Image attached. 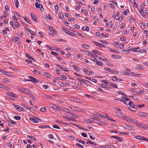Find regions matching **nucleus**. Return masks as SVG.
I'll list each match as a JSON object with an SVG mask.
<instances>
[{
	"instance_id": "f257e3e1",
	"label": "nucleus",
	"mask_w": 148,
	"mask_h": 148,
	"mask_svg": "<svg viewBox=\"0 0 148 148\" xmlns=\"http://www.w3.org/2000/svg\"><path fill=\"white\" fill-rule=\"evenodd\" d=\"M50 119L49 118L47 117H42L41 118H40L38 117L35 116H33L32 118H30L29 120H49Z\"/></svg>"
},
{
	"instance_id": "f03ea898",
	"label": "nucleus",
	"mask_w": 148,
	"mask_h": 148,
	"mask_svg": "<svg viewBox=\"0 0 148 148\" xmlns=\"http://www.w3.org/2000/svg\"><path fill=\"white\" fill-rule=\"evenodd\" d=\"M132 123H134L136 124V126H139L142 128L144 129L147 128V127L146 126L143 124H142L137 122V121H131Z\"/></svg>"
},
{
	"instance_id": "7ed1b4c3",
	"label": "nucleus",
	"mask_w": 148,
	"mask_h": 148,
	"mask_svg": "<svg viewBox=\"0 0 148 148\" xmlns=\"http://www.w3.org/2000/svg\"><path fill=\"white\" fill-rule=\"evenodd\" d=\"M99 117L101 118H103V119L106 118L107 120H114L110 118L109 116L105 113L103 114H100V115Z\"/></svg>"
},
{
	"instance_id": "20e7f679",
	"label": "nucleus",
	"mask_w": 148,
	"mask_h": 148,
	"mask_svg": "<svg viewBox=\"0 0 148 148\" xmlns=\"http://www.w3.org/2000/svg\"><path fill=\"white\" fill-rule=\"evenodd\" d=\"M13 106L15 107L16 109L19 111H24L25 110V109L24 108L18 105L14 104Z\"/></svg>"
},
{
	"instance_id": "39448f33",
	"label": "nucleus",
	"mask_w": 148,
	"mask_h": 148,
	"mask_svg": "<svg viewBox=\"0 0 148 148\" xmlns=\"http://www.w3.org/2000/svg\"><path fill=\"white\" fill-rule=\"evenodd\" d=\"M28 78L31 80V82H32L34 83H38V79L32 76H29V77Z\"/></svg>"
},
{
	"instance_id": "423d86ee",
	"label": "nucleus",
	"mask_w": 148,
	"mask_h": 148,
	"mask_svg": "<svg viewBox=\"0 0 148 148\" xmlns=\"http://www.w3.org/2000/svg\"><path fill=\"white\" fill-rule=\"evenodd\" d=\"M49 30L51 33H53L56 34V32H57L56 29L51 26H49Z\"/></svg>"
},
{
	"instance_id": "0eeeda50",
	"label": "nucleus",
	"mask_w": 148,
	"mask_h": 148,
	"mask_svg": "<svg viewBox=\"0 0 148 148\" xmlns=\"http://www.w3.org/2000/svg\"><path fill=\"white\" fill-rule=\"evenodd\" d=\"M84 77L86 79H88L90 81H92L95 83H96L97 82V81L95 79L88 77L86 76H84Z\"/></svg>"
},
{
	"instance_id": "6e6552de",
	"label": "nucleus",
	"mask_w": 148,
	"mask_h": 148,
	"mask_svg": "<svg viewBox=\"0 0 148 148\" xmlns=\"http://www.w3.org/2000/svg\"><path fill=\"white\" fill-rule=\"evenodd\" d=\"M31 15L32 19L33 20L36 22L37 23L38 21L37 20L36 17L34 14L33 13H31Z\"/></svg>"
},
{
	"instance_id": "1a4fd4ad",
	"label": "nucleus",
	"mask_w": 148,
	"mask_h": 148,
	"mask_svg": "<svg viewBox=\"0 0 148 148\" xmlns=\"http://www.w3.org/2000/svg\"><path fill=\"white\" fill-rule=\"evenodd\" d=\"M61 111H64L68 113L69 114H71V111L70 110L68 109H67L65 108H63L62 109H60Z\"/></svg>"
},
{
	"instance_id": "9d476101",
	"label": "nucleus",
	"mask_w": 148,
	"mask_h": 148,
	"mask_svg": "<svg viewBox=\"0 0 148 148\" xmlns=\"http://www.w3.org/2000/svg\"><path fill=\"white\" fill-rule=\"evenodd\" d=\"M140 115L146 118H148V114L146 113H143L142 112H140Z\"/></svg>"
},
{
	"instance_id": "9b49d317",
	"label": "nucleus",
	"mask_w": 148,
	"mask_h": 148,
	"mask_svg": "<svg viewBox=\"0 0 148 148\" xmlns=\"http://www.w3.org/2000/svg\"><path fill=\"white\" fill-rule=\"evenodd\" d=\"M112 138H114L117 140L118 141H121L122 140V139L121 138L119 137L116 136H111Z\"/></svg>"
},
{
	"instance_id": "f8f14e48",
	"label": "nucleus",
	"mask_w": 148,
	"mask_h": 148,
	"mask_svg": "<svg viewBox=\"0 0 148 148\" xmlns=\"http://www.w3.org/2000/svg\"><path fill=\"white\" fill-rule=\"evenodd\" d=\"M132 47L130 46V47H128L127 50H123L122 51L125 52H128L129 53L130 52V51L131 50L132 51Z\"/></svg>"
},
{
	"instance_id": "ddd939ff",
	"label": "nucleus",
	"mask_w": 148,
	"mask_h": 148,
	"mask_svg": "<svg viewBox=\"0 0 148 148\" xmlns=\"http://www.w3.org/2000/svg\"><path fill=\"white\" fill-rule=\"evenodd\" d=\"M65 32L66 34H68L70 36H73V37H75V34H72L71 32L68 30H66V31H65Z\"/></svg>"
},
{
	"instance_id": "4468645a",
	"label": "nucleus",
	"mask_w": 148,
	"mask_h": 148,
	"mask_svg": "<svg viewBox=\"0 0 148 148\" xmlns=\"http://www.w3.org/2000/svg\"><path fill=\"white\" fill-rule=\"evenodd\" d=\"M23 90L22 92H25V93H26L27 94H29L30 91V90L27 88H22Z\"/></svg>"
},
{
	"instance_id": "2eb2a0df",
	"label": "nucleus",
	"mask_w": 148,
	"mask_h": 148,
	"mask_svg": "<svg viewBox=\"0 0 148 148\" xmlns=\"http://www.w3.org/2000/svg\"><path fill=\"white\" fill-rule=\"evenodd\" d=\"M134 137L135 138H137L139 140H145V138L141 136H135Z\"/></svg>"
},
{
	"instance_id": "dca6fc26",
	"label": "nucleus",
	"mask_w": 148,
	"mask_h": 148,
	"mask_svg": "<svg viewBox=\"0 0 148 148\" xmlns=\"http://www.w3.org/2000/svg\"><path fill=\"white\" fill-rule=\"evenodd\" d=\"M98 86L102 88H106L107 89L108 88H110V87H108L106 85L103 84H99L98 85Z\"/></svg>"
},
{
	"instance_id": "f3484780",
	"label": "nucleus",
	"mask_w": 148,
	"mask_h": 148,
	"mask_svg": "<svg viewBox=\"0 0 148 148\" xmlns=\"http://www.w3.org/2000/svg\"><path fill=\"white\" fill-rule=\"evenodd\" d=\"M122 117L123 118V119L125 120H132L131 119H130L129 117L125 115L122 116Z\"/></svg>"
},
{
	"instance_id": "a211bd4d",
	"label": "nucleus",
	"mask_w": 148,
	"mask_h": 148,
	"mask_svg": "<svg viewBox=\"0 0 148 148\" xmlns=\"http://www.w3.org/2000/svg\"><path fill=\"white\" fill-rule=\"evenodd\" d=\"M132 51L134 52H138L140 51V49L139 47L137 48H136L134 49L132 47Z\"/></svg>"
},
{
	"instance_id": "6ab92c4d",
	"label": "nucleus",
	"mask_w": 148,
	"mask_h": 148,
	"mask_svg": "<svg viewBox=\"0 0 148 148\" xmlns=\"http://www.w3.org/2000/svg\"><path fill=\"white\" fill-rule=\"evenodd\" d=\"M7 94L8 95L10 96H11L12 97H14L15 98H16L17 97V96L14 95V94L12 93L11 92H9L8 93H7Z\"/></svg>"
},
{
	"instance_id": "aec40b11",
	"label": "nucleus",
	"mask_w": 148,
	"mask_h": 148,
	"mask_svg": "<svg viewBox=\"0 0 148 148\" xmlns=\"http://www.w3.org/2000/svg\"><path fill=\"white\" fill-rule=\"evenodd\" d=\"M97 123L103 126L105 125V123L102 121H97Z\"/></svg>"
},
{
	"instance_id": "412c9836",
	"label": "nucleus",
	"mask_w": 148,
	"mask_h": 148,
	"mask_svg": "<svg viewBox=\"0 0 148 148\" xmlns=\"http://www.w3.org/2000/svg\"><path fill=\"white\" fill-rule=\"evenodd\" d=\"M64 119H66L68 120H76L75 119L71 118V119H70V118L69 117H68L66 116H64Z\"/></svg>"
},
{
	"instance_id": "4be33fe9",
	"label": "nucleus",
	"mask_w": 148,
	"mask_h": 148,
	"mask_svg": "<svg viewBox=\"0 0 148 148\" xmlns=\"http://www.w3.org/2000/svg\"><path fill=\"white\" fill-rule=\"evenodd\" d=\"M44 75L45 76V77L47 78H50L51 76L47 72H45L44 73Z\"/></svg>"
},
{
	"instance_id": "5701e85b",
	"label": "nucleus",
	"mask_w": 148,
	"mask_h": 148,
	"mask_svg": "<svg viewBox=\"0 0 148 148\" xmlns=\"http://www.w3.org/2000/svg\"><path fill=\"white\" fill-rule=\"evenodd\" d=\"M108 85H109L110 86L114 88H117V86L116 84H113L112 83H110H110H109V84Z\"/></svg>"
},
{
	"instance_id": "b1692460",
	"label": "nucleus",
	"mask_w": 148,
	"mask_h": 148,
	"mask_svg": "<svg viewBox=\"0 0 148 148\" xmlns=\"http://www.w3.org/2000/svg\"><path fill=\"white\" fill-rule=\"evenodd\" d=\"M83 82L88 85H90L92 84V83L84 79L83 80Z\"/></svg>"
},
{
	"instance_id": "393cba45",
	"label": "nucleus",
	"mask_w": 148,
	"mask_h": 148,
	"mask_svg": "<svg viewBox=\"0 0 148 148\" xmlns=\"http://www.w3.org/2000/svg\"><path fill=\"white\" fill-rule=\"evenodd\" d=\"M25 57L27 58L30 60L32 59H33V58L30 56L27 53H25Z\"/></svg>"
},
{
	"instance_id": "a878e982",
	"label": "nucleus",
	"mask_w": 148,
	"mask_h": 148,
	"mask_svg": "<svg viewBox=\"0 0 148 148\" xmlns=\"http://www.w3.org/2000/svg\"><path fill=\"white\" fill-rule=\"evenodd\" d=\"M82 46L83 48H85L86 49H88L89 47V46L86 44H83L82 45Z\"/></svg>"
},
{
	"instance_id": "bb28decb",
	"label": "nucleus",
	"mask_w": 148,
	"mask_h": 148,
	"mask_svg": "<svg viewBox=\"0 0 148 148\" xmlns=\"http://www.w3.org/2000/svg\"><path fill=\"white\" fill-rule=\"evenodd\" d=\"M90 118L94 120H99V119L97 117H96L95 116H90Z\"/></svg>"
},
{
	"instance_id": "cd10ccee",
	"label": "nucleus",
	"mask_w": 148,
	"mask_h": 148,
	"mask_svg": "<svg viewBox=\"0 0 148 148\" xmlns=\"http://www.w3.org/2000/svg\"><path fill=\"white\" fill-rule=\"evenodd\" d=\"M9 122L8 123V124L10 125H11L12 124L13 125H16V122H15L14 121H9Z\"/></svg>"
},
{
	"instance_id": "c85d7f7f",
	"label": "nucleus",
	"mask_w": 148,
	"mask_h": 148,
	"mask_svg": "<svg viewBox=\"0 0 148 148\" xmlns=\"http://www.w3.org/2000/svg\"><path fill=\"white\" fill-rule=\"evenodd\" d=\"M96 64L97 65L100 66H102L103 65V64L101 62L98 61L97 62Z\"/></svg>"
},
{
	"instance_id": "c756f323",
	"label": "nucleus",
	"mask_w": 148,
	"mask_h": 148,
	"mask_svg": "<svg viewBox=\"0 0 148 148\" xmlns=\"http://www.w3.org/2000/svg\"><path fill=\"white\" fill-rule=\"evenodd\" d=\"M28 32L29 33L32 35L35 36L36 35L35 32L34 31H32L31 29H30L29 30V31H28Z\"/></svg>"
},
{
	"instance_id": "7c9ffc66",
	"label": "nucleus",
	"mask_w": 148,
	"mask_h": 148,
	"mask_svg": "<svg viewBox=\"0 0 148 148\" xmlns=\"http://www.w3.org/2000/svg\"><path fill=\"white\" fill-rule=\"evenodd\" d=\"M52 108L54 109L58 110L60 108L58 106H56V105H53L52 106Z\"/></svg>"
},
{
	"instance_id": "2f4dec72",
	"label": "nucleus",
	"mask_w": 148,
	"mask_h": 148,
	"mask_svg": "<svg viewBox=\"0 0 148 148\" xmlns=\"http://www.w3.org/2000/svg\"><path fill=\"white\" fill-rule=\"evenodd\" d=\"M93 52L97 54H98L99 55H101V53L98 51L97 50H93L92 51Z\"/></svg>"
},
{
	"instance_id": "473e14b6",
	"label": "nucleus",
	"mask_w": 148,
	"mask_h": 148,
	"mask_svg": "<svg viewBox=\"0 0 148 148\" xmlns=\"http://www.w3.org/2000/svg\"><path fill=\"white\" fill-rule=\"evenodd\" d=\"M23 18L24 19L25 21H26L27 23L30 24H31V22L26 17H23Z\"/></svg>"
},
{
	"instance_id": "72a5a7b5",
	"label": "nucleus",
	"mask_w": 148,
	"mask_h": 148,
	"mask_svg": "<svg viewBox=\"0 0 148 148\" xmlns=\"http://www.w3.org/2000/svg\"><path fill=\"white\" fill-rule=\"evenodd\" d=\"M27 137L34 141H36V138L34 137L33 136L28 135Z\"/></svg>"
},
{
	"instance_id": "f704fd0d",
	"label": "nucleus",
	"mask_w": 148,
	"mask_h": 148,
	"mask_svg": "<svg viewBox=\"0 0 148 148\" xmlns=\"http://www.w3.org/2000/svg\"><path fill=\"white\" fill-rule=\"evenodd\" d=\"M101 82L102 83L106 84H109V83H110L109 82H107V80H104L103 79L101 81Z\"/></svg>"
},
{
	"instance_id": "c9c22d12",
	"label": "nucleus",
	"mask_w": 148,
	"mask_h": 148,
	"mask_svg": "<svg viewBox=\"0 0 148 148\" xmlns=\"http://www.w3.org/2000/svg\"><path fill=\"white\" fill-rule=\"evenodd\" d=\"M108 148H114V146L112 145H108L106 146Z\"/></svg>"
},
{
	"instance_id": "e433bc0d",
	"label": "nucleus",
	"mask_w": 148,
	"mask_h": 148,
	"mask_svg": "<svg viewBox=\"0 0 148 148\" xmlns=\"http://www.w3.org/2000/svg\"><path fill=\"white\" fill-rule=\"evenodd\" d=\"M56 71L57 72V74L58 75H60V71L59 70L58 68H56Z\"/></svg>"
},
{
	"instance_id": "4c0bfd02",
	"label": "nucleus",
	"mask_w": 148,
	"mask_h": 148,
	"mask_svg": "<svg viewBox=\"0 0 148 148\" xmlns=\"http://www.w3.org/2000/svg\"><path fill=\"white\" fill-rule=\"evenodd\" d=\"M77 140V141L79 143H81L82 144H84L85 143V142L82 140H80L78 138H77L76 139Z\"/></svg>"
},
{
	"instance_id": "58836bf2",
	"label": "nucleus",
	"mask_w": 148,
	"mask_h": 148,
	"mask_svg": "<svg viewBox=\"0 0 148 148\" xmlns=\"http://www.w3.org/2000/svg\"><path fill=\"white\" fill-rule=\"evenodd\" d=\"M15 4L16 7L18 8V5L19 4V2L18 0H15Z\"/></svg>"
},
{
	"instance_id": "ea45409f",
	"label": "nucleus",
	"mask_w": 148,
	"mask_h": 148,
	"mask_svg": "<svg viewBox=\"0 0 148 148\" xmlns=\"http://www.w3.org/2000/svg\"><path fill=\"white\" fill-rule=\"evenodd\" d=\"M90 136V138L92 140H94L95 139V137L91 133L89 134V135Z\"/></svg>"
},
{
	"instance_id": "a19ab883",
	"label": "nucleus",
	"mask_w": 148,
	"mask_h": 148,
	"mask_svg": "<svg viewBox=\"0 0 148 148\" xmlns=\"http://www.w3.org/2000/svg\"><path fill=\"white\" fill-rule=\"evenodd\" d=\"M128 105H129V106L130 107H132V106L133 105L134 106V104L133 103L132 101H130L129 102Z\"/></svg>"
},
{
	"instance_id": "79ce46f5",
	"label": "nucleus",
	"mask_w": 148,
	"mask_h": 148,
	"mask_svg": "<svg viewBox=\"0 0 148 148\" xmlns=\"http://www.w3.org/2000/svg\"><path fill=\"white\" fill-rule=\"evenodd\" d=\"M3 81L5 82L9 83L10 81L8 79L6 78H4L3 79Z\"/></svg>"
},
{
	"instance_id": "37998d69",
	"label": "nucleus",
	"mask_w": 148,
	"mask_h": 148,
	"mask_svg": "<svg viewBox=\"0 0 148 148\" xmlns=\"http://www.w3.org/2000/svg\"><path fill=\"white\" fill-rule=\"evenodd\" d=\"M88 73H86V74L87 75H90L93 73V72L91 71H88Z\"/></svg>"
},
{
	"instance_id": "c03bdc74",
	"label": "nucleus",
	"mask_w": 148,
	"mask_h": 148,
	"mask_svg": "<svg viewBox=\"0 0 148 148\" xmlns=\"http://www.w3.org/2000/svg\"><path fill=\"white\" fill-rule=\"evenodd\" d=\"M51 54L52 55H54V56H57L58 55L57 53L54 51L51 52Z\"/></svg>"
},
{
	"instance_id": "a18cd8bd",
	"label": "nucleus",
	"mask_w": 148,
	"mask_h": 148,
	"mask_svg": "<svg viewBox=\"0 0 148 148\" xmlns=\"http://www.w3.org/2000/svg\"><path fill=\"white\" fill-rule=\"evenodd\" d=\"M75 111H76L77 112H85L84 110H82L80 109L79 108H76V110Z\"/></svg>"
},
{
	"instance_id": "49530a36",
	"label": "nucleus",
	"mask_w": 148,
	"mask_h": 148,
	"mask_svg": "<svg viewBox=\"0 0 148 148\" xmlns=\"http://www.w3.org/2000/svg\"><path fill=\"white\" fill-rule=\"evenodd\" d=\"M110 73H115V74H118L119 73L116 70H111V71H110Z\"/></svg>"
},
{
	"instance_id": "de8ad7c7",
	"label": "nucleus",
	"mask_w": 148,
	"mask_h": 148,
	"mask_svg": "<svg viewBox=\"0 0 148 148\" xmlns=\"http://www.w3.org/2000/svg\"><path fill=\"white\" fill-rule=\"evenodd\" d=\"M112 79L114 81H116L118 80V78L116 77H112Z\"/></svg>"
},
{
	"instance_id": "09e8293b",
	"label": "nucleus",
	"mask_w": 148,
	"mask_h": 148,
	"mask_svg": "<svg viewBox=\"0 0 148 148\" xmlns=\"http://www.w3.org/2000/svg\"><path fill=\"white\" fill-rule=\"evenodd\" d=\"M98 58L103 61H107V59L105 57H103L102 58L99 57Z\"/></svg>"
},
{
	"instance_id": "8fccbe9b",
	"label": "nucleus",
	"mask_w": 148,
	"mask_h": 148,
	"mask_svg": "<svg viewBox=\"0 0 148 148\" xmlns=\"http://www.w3.org/2000/svg\"><path fill=\"white\" fill-rule=\"evenodd\" d=\"M40 128H46V127H48L50 128V127L48 125H43L40 126L39 127Z\"/></svg>"
},
{
	"instance_id": "3c124183",
	"label": "nucleus",
	"mask_w": 148,
	"mask_h": 148,
	"mask_svg": "<svg viewBox=\"0 0 148 148\" xmlns=\"http://www.w3.org/2000/svg\"><path fill=\"white\" fill-rule=\"evenodd\" d=\"M85 53L89 56L91 55H92V54L91 53V52H90L88 51H85Z\"/></svg>"
},
{
	"instance_id": "603ef678",
	"label": "nucleus",
	"mask_w": 148,
	"mask_h": 148,
	"mask_svg": "<svg viewBox=\"0 0 148 148\" xmlns=\"http://www.w3.org/2000/svg\"><path fill=\"white\" fill-rule=\"evenodd\" d=\"M88 143H90V144H92L93 145H96V144L95 143L91 142L90 140L88 141L87 142V144H88Z\"/></svg>"
},
{
	"instance_id": "864d4df0",
	"label": "nucleus",
	"mask_w": 148,
	"mask_h": 148,
	"mask_svg": "<svg viewBox=\"0 0 148 148\" xmlns=\"http://www.w3.org/2000/svg\"><path fill=\"white\" fill-rule=\"evenodd\" d=\"M63 17H64V15L63 14H62L61 13L59 14V18L60 19H62L63 18Z\"/></svg>"
},
{
	"instance_id": "5fc2aeb1",
	"label": "nucleus",
	"mask_w": 148,
	"mask_h": 148,
	"mask_svg": "<svg viewBox=\"0 0 148 148\" xmlns=\"http://www.w3.org/2000/svg\"><path fill=\"white\" fill-rule=\"evenodd\" d=\"M5 75L10 77H12L13 76V75L12 74L8 72L7 73V74H5Z\"/></svg>"
},
{
	"instance_id": "6e6d98bb",
	"label": "nucleus",
	"mask_w": 148,
	"mask_h": 148,
	"mask_svg": "<svg viewBox=\"0 0 148 148\" xmlns=\"http://www.w3.org/2000/svg\"><path fill=\"white\" fill-rule=\"evenodd\" d=\"M62 71H69V70L67 69L65 67H62Z\"/></svg>"
},
{
	"instance_id": "4d7b16f0",
	"label": "nucleus",
	"mask_w": 148,
	"mask_h": 148,
	"mask_svg": "<svg viewBox=\"0 0 148 148\" xmlns=\"http://www.w3.org/2000/svg\"><path fill=\"white\" fill-rule=\"evenodd\" d=\"M99 42H101V43H103V44H105L106 45H108V42H106V41H104V40H99Z\"/></svg>"
},
{
	"instance_id": "13d9d810",
	"label": "nucleus",
	"mask_w": 148,
	"mask_h": 148,
	"mask_svg": "<svg viewBox=\"0 0 148 148\" xmlns=\"http://www.w3.org/2000/svg\"><path fill=\"white\" fill-rule=\"evenodd\" d=\"M122 98L126 101H128L130 100V99L125 97H123V98Z\"/></svg>"
},
{
	"instance_id": "bf43d9fd",
	"label": "nucleus",
	"mask_w": 148,
	"mask_h": 148,
	"mask_svg": "<svg viewBox=\"0 0 148 148\" xmlns=\"http://www.w3.org/2000/svg\"><path fill=\"white\" fill-rule=\"evenodd\" d=\"M124 47V45L123 44H121L119 45L118 48L120 49H123Z\"/></svg>"
},
{
	"instance_id": "052dcab7",
	"label": "nucleus",
	"mask_w": 148,
	"mask_h": 148,
	"mask_svg": "<svg viewBox=\"0 0 148 148\" xmlns=\"http://www.w3.org/2000/svg\"><path fill=\"white\" fill-rule=\"evenodd\" d=\"M14 119L17 120H19L21 119V117L19 116H15L14 117Z\"/></svg>"
},
{
	"instance_id": "680f3d73",
	"label": "nucleus",
	"mask_w": 148,
	"mask_h": 148,
	"mask_svg": "<svg viewBox=\"0 0 148 148\" xmlns=\"http://www.w3.org/2000/svg\"><path fill=\"white\" fill-rule=\"evenodd\" d=\"M5 12H7L9 9L8 7L6 5L5 6Z\"/></svg>"
},
{
	"instance_id": "e2e57ef3",
	"label": "nucleus",
	"mask_w": 148,
	"mask_h": 148,
	"mask_svg": "<svg viewBox=\"0 0 148 148\" xmlns=\"http://www.w3.org/2000/svg\"><path fill=\"white\" fill-rule=\"evenodd\" d=\"M60 78L62 80H64L66 79V77L64 75H62L60 76Z\"/></svg>"
},
{
	"instance_id": "0e129e2a",
	"label": "nucleus",
	"mask_w": 148,
	"mask_h": 148,
	"mask_svg": "<svg viewBox=\"0 0 148 148\" xmlns=\"http://www.w3.org/2000/svg\"><path fill=\"white\" fill-rule=\"evenodd\" d=\"M73 69H74L77 72L79 70L77 67L73 66Z\"/></svg>"
},
{
	"instance_id": "69168bd1",
	"label": "nucleus",
	"mask_w": 148,
	"mask_h": 148,
	"mask_svg": "<svg viewBox=\"0 0 148 148\" xmlns=\"http://www.w3.org/2000/svg\"><path fill=\"white\" fill-rule=\"evenodd\" d=\"M69 138L71 140H73L74 139H75L74 137L71 135L69 136Z\"/></svg>"
},
{
	"instance_id": "338daca9",
	"label": "nucleus",
	"mask_w": 148,
	"mask_h": 148,
	"mask_svg": "<svg viewBox=\"0 0 148 148\" xmlns=\"http://www.w3.org/2000/svg\"><path fill=\"white\" fill-rule=\"evenodd\" d=\"M42 87L45 89H46L48 88L49 86L47 85H43L42 86Z\"/></svg>"
},
{
	"instance_id": "774afa93",
	"label": "nucleus",
	"mask_w": 148,
	"mask_h": 148,
	"mask_svg": "<svg viewBox=\"0 0 148 148\" xmlns=\"http://www.w3.org/2000/svg\"><path fill=\"white\" fill-rule=\"evenodd\" d=\"M40 110L43 112H45L46 110V109L45 108H42L40 109Z\"/></svg>"
}]
</instances>
